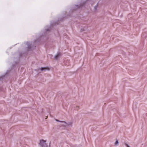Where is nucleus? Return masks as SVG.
Here are the masks:
<instances>
[{"label": "nucleus", "mask_w": 147, "mask_h": 147, "mask_svg": "<svg viewBox=\"0 0 147 147\" xmlns=\"http://www.w3.org/2000/svg\"><path fill=\"white\" fill-rule=\"evenodd\" d=\"M74 13V11H73L72 13V14H70L69 15L67 14V13H66L65 14V15H63V16H62V18H60L59 19V20H60V21H62L63 20H64V19H66L67 18H68L70 16H72V15Z\"/></svg>", "instance_id": "1"}, {"label": "nucleus", "mask_w": 147, "mask_h": 147, "mask_svg": "<svg viewBox=\"0 0 147 147\" xmlns=\"http://www.w3.org/2000/svg\"><path fill=\"white\" fill-rule=\"evenodd\" d=\"M46 142L45 140H41L40 141L39 144L41 147H48V145Z\"/></svg>", "instance_id": "2"}, {"label": "nucleus", "mask_w": 147, "mask_h": 147, "mask_svg": "<svg viewBox=\"0 0 147 147\" xmlns=\"http://www.w3.org/2000/svg\"><path fill=\"white\" fill-rule=\"evenodd\" d=\"M26 44L27 45L28 47L27 48L28 49V50H31L32 48L34 49L36 47V46H32V44L31 43H30L29 42H26Z\"/></svg>", "instance_id": "3"}, {"label": "nucleus", "mask_w": 147, "mask_h": 147, "mask_svg": "<svg viewBox=\"0 0 147 147\" xmlns=\"http://www.w3.org/2000/svg\"><path fill=\"white\" fill-rule=\"evenodd\" d=\"M61 56V54L60 53H59L57 54L55 56L54 58L55 59L57 60Z\"/></svg>", "instance_id": "4"}, {"label": "nucleus", "mask_w": 147, "mask_h": 147, "mask_svg": "<svg viewBox=\"0 0 147 147\" xmlns=\"http://www.w3.org/2000/svg\"><path fill=\"white\" fill-rule=\"evenodd\" d=\"M47 69L46 67H41L40 68V70L41 71H45L46 70H47Z\"/></svg>", "instance_id": "5"}, {"label": "nucleus", "mask_w": 147, "mask_h": 147, "mask_svg": "<svg viewBox=\"0 0 147 147\" xmlns=\"http://www.w3.org/2000/svg\"><path fill=\"white\" fill-rule=\"evenodd\" d=\"M65 124L69 126H71L72 125V123L71 122H69L68 123H67Z\"/></svg>", "instance_id": "6"}, {"label": "nucleus", "mask_w": 147, "mask_h": 147, "mask_svg": "<svg viewBox=\"0 0 147 147\" xmlns=\"http://www.w3.org/2000/svg\"><path fill=\"white\" fill-rule=\"evenodd\" d=\"M56 121H59V122H61V123H64L65 124H66L67 123L65 121H60L59 120H57V119H56Z\"/></svg>", "instance_id": "7"}, {"label": "nucleus", "mask_w": 147, "mask_h": 147, "mask_svg": "<svg viewBox=\"0 0 147 147\" xmlns=\"http://www.w3.org/2000/svg\"><path fill=\"white\" fill-rule=\"evenodd\" d=\"M118 143H119L118 141L117 140L115 141V144L116 145H117V144H118Z\"/></svg>", "instance_id": "8"}, {"label": "nucleus", "mask_w": 147, "mask_h": 147, "mask_svg": "<svg viewBox=\"0 0 147 147\" xmlns=\"http://www.w3.org/2000/svg\"><path fill=\"white\" fill-rule=\"evenodd\" d=\"M125 145L127 147H130L129 146L127 143H125Z\"/></svg>", "instance_id": "9"}, {"label": "nucleus", "mask_w": 147, "mask_h": 147, "mask_svg": "<svg viewBox=\"0 0 147 147\" xmlns=\"http://www.w3.org/2000/svg\"><path fill=\"white\" fill-rule=\"evenodd\" d=\"M46 30L47 31H49V29H47Z\"/></svg>", "instance_id": "10"}, {"label": "nucleus", "mask_w": 147, "mask_h": 147, "mask_svg": "<svg viewBox=\"0 0 147 147\" xmlns=\"http://www.w3.org/2000/svg\"><path fill=\"white\" fill-rule=\"evenodd\" d=\"M63 126H64V127H66V125H63Z\"/></svg>", "instance_id": "11"}, {"label": "nucleus", "mask_w": 147, "mask_h": 147, "mask_svg": "<svg viewBox=\"0 0 147 147\" xmlns=\"http://www.w3.org/2000/svg\"><path fill=\"white\" fill-rule=\"evenodd\" d=\"M78 108V107H76V108Z\"/></svg>", "instance_id": "12"}]
</instances>
